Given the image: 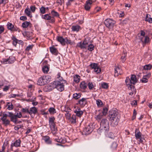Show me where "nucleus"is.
<instances>
[{
  "instance_id": "1",
  "label": "nucleus",
  "mask_w": 152,
  "mask_h": 152,
  "mask_svg": "<svg viewBox=\"0 0 152 152\" xmlns=\"http://www.w3.org/2000/svg\"><path fill=\"white\" fill-rule=\"evenodd\" d=\"M108 119L110 122V125L113 127L117 126L119 121L120 117L117 111L111 110L109 112Z\"/></svg>"
},
{
  "instance_id": "2",
  "label": "nucleus",
  "mask_w": 152,
  "mask_h": 152,
  "mask_svg": "<svg viewBox=\"0 0 152 152\" xmlns=\"http://www.w3.org/2000/svg\"><path fill=\"white\" fill-rule=\"evenodd\" d=\"M137 80L136 78L135 75H132L130 78L129 77H127L125 80V82L126 85L129 86L128 88L130 90L134 89L135 87L134 85H132V84L134 85L137 82Z\"/></svg>"
},
{
  "instance_id": "3",
  "label": "nucleus",
  "mask_w": 152,
  "mask_h": 152,
  "mask_svg": "<svg viewBox=\"0 0 152 152\" xmlns=\"http://www.w3.org/2000/svg\"><path fill=\"white\" fill-rule=\"evenodd\" d=\"M51 80V77L49 75L43 76L40 77L37 80V85L43 86L49 83Z\"/></svg>"
},
{
  "instance_id": "4",
  "label": "nucleus",
  "mask_w": 152,
  "mask_h": 152,
  "mask_svg": "<svg viewBox=\"0 0 152 152\" xmlns=\"http://www.w3.org/2000/svg\"><path fill=\"white\" fill-rule=\"evenodd\" d=\"M55 120V118L54 117H50L49 120V125L51 130L53 132H55L54 133V134L55 133V132L57 131V128L55 126V122H54Z\"/></svg>"
},
{
  "instance_id": "5",
  "label": "nucleus",
  "mask_w": 152,
  "mask_h": 152,
  "mask_svg": "<svg viewBox=\"0 0 152 152\" xmlns=\"http://www.w3.org/2000/svg\"><path fill=\"white\" fill-rule=\"evenodd\" d=\"M100 129H104V130L108 131L109 130V122L106 119H103L100 122Z\"/></svg>"
},
{
  "instance_id": "6",
  "label": "nucleus",
  "mask_w": 152,
  "mask_h": 152,
  "mask_svg": "<svg viewBox=\"0 0 152 152\" xmlns=\"http://www.w3.org/2000/svg\"><path fill=\"white\" fill-rule=\"evenodd\" d=\"M116 23L115 21L110 18L107 19L104 21L106 26L109 29H112Z\"/></svg>"
},
{
  "instance_id": "7",
  "label": "nucleus",
  "mask_w": 152,
  "mask_h": 152,
  "mask_svg": "<svg viewBox=\"0 0 152 152\" xmlns=\"http://www.w3.org/2000/svg\"><path fill=\"white\" fill-rule=\"evenodd\" d=\"M88 38H85L83 42H80L77 44V46L81 49L86 48L88 44Z\"/></svg>"
},
{
  "instance_id": "8",
  "label": "nucleus",
  "mask_w": 152,
  "mask_h": 152,
  "mask_svg": "<svg viewBox=\"0 0 152 152\" xmlns=\"http://www.w3.org/2000/svg\"><path fill=\"white\" fill-rule=\"evenodd\" d=\"M95 124L94 123H93L90 124L87 127H85L83 129V132L86 134H89L91 133L93 131V129L95 128V127H93V126H94Z\"/></svg>"
},
{
  "instance_id": "9",
  "label": "nucleus",
  "mask_w": 152,
  "mask_h": 152,
  "mask_svg": "<svg viewBox=\"0 0 152 152\" xmlns=\"http://www.w3.org/2000/svg\"><path fill=\"white\" fill-rule=\"evenodd\" d=\"M56 81H54L53 83H51L49 86H46L44 88V90L45 91H50L55 88H56Z\"/></svg>"
},
{
  "instance_id": "10",
  "label": "nucleus",
  "mask_w": 152,
  "mask_h": 152,
  "mask_svg": "<svg viewBox=\"0 0 152 152\" xmlns=\"http://www.w3.org/2000/svg\"><path fill=\"white\" fill-rule=\"evenodd\" d=\"M90 66L94 69V71L96 73H99L101 72V69L98 65V64L95 63H91L90 65Z\"/></svg>"
},
{
  "instance_id": "11",
  "label": "nucleus",
  "mask_w": 152,
  "mask_h": 152,
  "mask_svg": "<svg viewBox=\"0 0 152 152\" xmlns=\"http://www.w3.org/2000/svg\"><path fill=\"white\" fill-rule=\"evenodd\" d=\"M56 88L60 91H62L64 90V85L63 83L59 81H56Z\"/></svg>"
},
{
  "instance_id": "12",
  "label": "nucleus",
  "mask_w": 152,
  "mask_h": 152,
  "mask_svg": "<svg viewBox=\"0 0 152 152\" xmlns=\"http://www.w3.org/2000/svg\"><path fill=\"white\" fill-rule=\"evenodd\" d=\"M21 140L20 139L16 140L15 142H12L10 145V149L11 151H13V147H18L20 146Z\"/></svg>"
},
{
  "instance_id": "13",
  "label": "nucleus",
  "mask_w": 152,
  "mask_h": 152,
  "mask_svg": "<svg viewBox=\"0 0 152 152\" xmlns=\"http://www.w3.org/2000/svg\"><path fill=\"white\" fill-rule=\"evenodd\" d=\"M142 134L140 132L139 129H136L135 131V137L137 140H139V141L141 142L142 143L143 141L141 136Z\"/></svg>"
},
{
  "instance_id": "14",
  "label": "nucleus",
  "mask_w": 152,
  "mask_h": 152,
  "mask_svg": "<svg viewBox=\"0 0 152 152\" xmlns=\"http://www.w3.org/2000/svg\"><path fill=\"white\" fill-rule=\"evenodd\" d=\"M7 28L11 31H17L18 30V28L14 26L11 23L8 22L7 24Z\"/></svg>"
},
{
  "instance_id": "15",
  "label": "nucleus",
  "mask_w": 152,
  "mask_h": 152,
  "mask_svg": "<svg viewBox=\"0 0 152 152\" xmlns=\"http://www.w3.org/2000/svg\"><path fill=\"white\" fill-rule=\"evenodd\" d=\"M42 18L44 19L50 20V23H53L55 22V19L53 17L52 18L51 16H49L48 14H45L44 15H42Z\"/></svg>"
},
{
  "instance_id": "16",
  "label": "nucleus",
  "mask_w": 152,
  "mask_h": 152,
  "mask_svg": "<svg viewBox=\"0 0 152 152\" xmlns=\"http://www.w3.org/2000/svg\"><path fill=\"white\" fill-rule=\"evenodd\" d=\"M92 1L91 0H88L86 1L84 6L85 9L87 11L89 10L91 8Z\"/></svg>"
},
{
  "instance_id": "17",
  "label": "nucleus",
  "mask_w": 152,
  "mask_h": 152,
  "mask_svg": "<svg viewBox=\"0 0 152 152\" xmlns=\"http://www.w3.org/2000/svg\"><path fill=\"white\" fill-rule=\"evenodd\" d=\"M42 139L44 140L45 142L48 144H52L51 139L50 137L48 136H43Z\"/></svg>"
},
{
  "instance_id": "18",
  "label": "nucleus",
  "mask_w": 152,
  "mask_h": 152,
  "mask_svg": "<svg viewBox=\"0 0 152 152\" xmlns=\"http://www.w3.org/2000/svg\"><path fill=\"white\" fill-rule=\"evenodd\" d=\"M87 101L85 98H82L78 101V104H80L81 107H84L87 103Z\"/></svg>"
},
{
  "instance_id": "19",
  "label": "nucleus",
  "mask_w": 152,
  "mask_h": 152,
  "mask_svg": "<svg viewBox=\"0 0 152 152\" xmlns=\"http://www.w3.org/2000/svg\"><path fill=\"white\" fill-rule=\"evenodd\" d=\"M56 39L58 41L60 42L62 45H65V39L63 38L61 36H57Z\"/></svg>"
},
{
  "instance_id": "20",
  "label": "nucleus",
  "mask_w": 152,
  "mask_h": 152,
  "mask_svg": "<svg viewBox=\"0 0 152 152\" xmlns=\"http://www.w3.org/2000/svg\"><path fill=\"white\" fill-rule=\"evenodd\" d=\"M74 112L76 113V115L79 117H81L83 114V111L81 110L80 108H78L75 110Z\"/></svg>"
},
{
  "instance_id": "21",
  "label": "nucleus",
  "mask_w": 152,
  "mask_h": 152,
  "mask_svg": "<svg viewBox=\"0 0 152 152\" xmlns=\"http://www.w3.org/2000/svg\"><path fill=\"white\" fill-rule=\"evenodd\" d=\"M121 70L119 67H115V68L114 76L115 77H117L119 75H121Z\"/></svg>"
},
{
  "instance_id": "22",
  "label": "nucleus",
  "mask_w": 152,
  "mask_h": 152,
  "mask_svg": "<svg viewBox=\"0 0 152 152\" xmlns=\"http://www.w3.org/2000/svg\"><path fill=\"white\" fill-rule=\"evenodd\" d=\"M37 112V110L35 107L31 108L29 110V114L31 115L32 114H35Z\"/></svg>"
},
{
  "instance_id": "23",
  "label": "nucleus",
  "mask_w": 152,
  "mask_h": 152,
  "mask_svg": "<svg viewBox=\"0 0 152 152\" xmlns=\"http://www.w3.org/2000/svg\"><path fill=\"white\" fill-rule=\"evenodd\" d=\"M72 31H73L78 32L80 30L82 29L81 27L79 25L73 26L72 27Z\"/></svg>"
},
{
  "instance_id": "24",
  "label": "nucleus",
  "mask_w": 152,
  "mask_h": 152,
  "mask_svg": "<svg viewBox=\"0 0 152 152\" xmlns=\"http://www.w3.org/2000/svg\"><path fill=\"white\" fill-rule=\"evenodd\" d=\"M50 52L53 54L57 55L58 54V50L54 47H51L50 48Z\"/></svg>"
},
{
  "instance_id": "25",
  "label": "nucleus",
  "mask_w": 152,
  "mask_h": 152,
  "mask_svg": "<svg viewBox=\"0 0 152 152\" xmlns=\"http://www.w3.org/2000/svg\"><path fill=\"white\" fill-rule=\"evenodd\" d=\"M16 115H14L10 118V120L11 121L14 123L15 124L20 123L21 122L20 121H18L17 118L16 117Z\"/></svg>"
},
{
  "instance_id": "26",
  "label": "nucleus",
  "mask_w": 152,
  "mask_h": 152,
  "mask_svg": "<svg viewBox=\"0 0 152 152\" xmlns=\"http://www.w3.org/2000/svg\"><path fill=\"white\" fill-rule=\"evenodd\" d=\"M74 81L76 83H79L80 81V77L78 75H75L74 76Z\"/></svg>"
},
{
  "instance_id": "27",
  "label": "nucleus",
  "mask_w": 152,
  "mask_h": 152,
  "mask_svg": "<svg viewBox=\"0 0 152 152\" xmlns=\"http://www.w3.org/2000/svg\"><path fill=\"white\" fill-rule=\"evenodd\" d=\"M30 25H31V24L30 22L26 21L22 23V26L24 28H26Z\"/></svg>"
},
{
  "instance_id": "28",
  "label": "nucleus",
  "mask_w": 152,
  "mask_h": 152,
  "mask_svg": "<svg viewBox=\"0 0 152 152\" xmlns=\"http://www.w3.org/2000/svg\"><path fill=\"white\" fill-rule=\"evenodd\" d=\"M6 107H7V109L9 110H12L14 108L11 102H7Z\"/></svg>"
},
{
  "instance_id": "29",
  "label": "nucleus",
  "mask_w": 152,
  "mask_h": 152,
  "mask_svg": "<svg viewBox=\"0 0 152 152\" xmlns=\"http://www.w3.org/2000/svg\"><path fill=\"white\" fill-rule=\"evenodd\" d=\"M15 58L13 56H10L8 58V63L10 64L13 63L15 61Z\"/></svg>"
},
{
  "instance_id": "30",
  "label": "nucleus",
  "mask_w": 152,
  "mask_h": 152,
  "mask_svg": "<svg viewBox=\"0 0 152 152\" xmlns=\"http://www.w3.org/2000/svg\"><path fill=\"white\" fill-rule=\"evenodd\" d=\"M87 86V84L84 81L81 82L80 84V88L84 89L86 88Z\"/></svg>"
},
{
  "instance_id": "31",
  "label": "nucleus",
  "mask_w": 152,
  "mask_h": 152,
  "mask_svg": "<svg viewBox=\"0 0 152 152\" xmlns=\"http://www.w3.org/2000/svg\"><path fill=\"white\" fill-rule=\"evenodd\" d=\"M54 140L55 141L61 143H64L66 142L65 140H64L63 139H62L61 138L59 139V138H54Z\"/></svg>"
},
{
  "instance_id": "32",
  "label": "nucleus",
  "mask_w": 152,
  "mask_h": 152,
  "mask_svg": "<svg viewBox=\"0 0 152 152\" xmlns=\"http://www.w3.org/2000/svg\"><path fill=\"white\" fill-rule=\"evenodd\" d=\"M69 120L72 123H75L76 122V117L75 115H73Z\"/></svg>"
},
{
  "instance_id": "33",
  "label": "nucleus",
  "mask_w": 152,
  "mask_h": 152,
  "mask_svg": "<svg viewBox=\"0 0 152 152\" xmlns=\"http://www.w3.org/2000/svg\"><path fill=\"white\" fill-rule=\"evenodd\" d=\"M26 36L28 39H31L33 38V33L29 32H27L26 33Z\"/></svg>"
},
{
  "instance_id": "34",
  "label": "nucleus",
  "mask_w": 152,
  "mask_h": 152,
  "mask_svg": "<svg viewBox=\"0 0 152 152\" xmlns=\"http://www.w3.org/2000/svg\"><path fill=\"white\" fill-rule=\"evenodd\" d=\"M107 130H105L104 129H100V127L97 130V132L99 134H102L104 133L105 132H108Z\"/></svg>"
},
{
  "instance_id": "35",
  "label": "nucleus",
  "mask_w": 152,
  "mask_h": 152,
  "mask_svg": "<svg viewBox=\"0 0 152 152\" xmlns=\"http://www.w3.org/2000/svg\"><path fill=\"white\" fill-rule=\"evenodd\" d=\"M81 95V94L79 93L74 94L73 95V98L76 99H78L80 97Z\"/></svg>"
},
{
  "instance_id": "36",
  "label": "nucleus",
  "mask_w": 152,
  "mask_h": 152,
  "mask_svg": "<svg viewBox=\"0 0 152 152\" xmlns=\"http://www.w3.org/2000/svg\"><path fill=\"white\" fill-rule=\"evenodd\" d=\"M42 70L44 73H47L49 71V68L47 66H45L42 68Z\"/></svg>"
},
{
  "instance_id": "37",
  "label": "nucleus",
  "mask_w": 152,
  "mask_h": 152,
  "mask_svg": "<svg viewBox=\"0 0 152 152\" xmlns=\"http://www.w3.org/2000/svg\"><path fill=\"white\" fill-rule=\"evenodd\" d=\"M48 110L50 114H54L56 113V110L54 107H50L49 108Z\"/></svg>"
},
{
  "instance_id": "38",
  "label": "nucleus",
  "mask_w": 152,
  "mask_h": 152,
  "mask_svg": "<svg viewBox=\"0 0 152 152\" xmlns=\"http://www.w3.org/2000/svg\"><path fill=\"white\" fill-rule=\"evenodd\" d=\"M1 120L2 121L3 124H4L5 126H7L8 125H9L10 124V121L8 119H5Z\"/></svg>"
},
{
  "instance_id": "39",
  "label": "nucleus",
  "mask_w": 152,
  "mask_h": 152,
  "mask_svg": "<svg viewBox=\"0 0 152 152\" xmlns=\"http://www.w3.org/2000/svg\"><path fill=\"white\" fill-rule=\"evenodd\" d=\"M51 13L53 17H59V14L57 12L55 11L54 10H52L51 12Z\"/></svg>"
},
{
  "instance_id": "40",
  "label": "nucleus",
  "mask_w": 152,
  "mask_h": 152,
  "mask_svg": "<svg viewBox=\"0 0 152 152\" xmlns=\"http://www.w3.org/2000/svg\"><path fill=\"white\" fill-rule=\"evenodd\" d=\"M25 12L26 15L28 16L31 17L32 15H31V12L29 8H26L25 10Z\"/></svg>"
},
{
  "instance_id": "41",
  "label": "nucleus",
  "mask_w": 152,
  "mask_h": 152,
  "mask_svg": "<svg viewBox=\"0 0 152 152\" xmlns=\"http://www.w3.org/2000/svg\"><path fill=\"white\" fill-rule=\"evenodd\" d=\"M12 40H13L12 43L13 45L15 46H16V45H17V44L18 43V40L16 38L13 37L12 39Z\"/></svg>"
},
{
  "instance_id": "42",
  "label": "nucleus",
  "mask_w": 152,
  "mask_h": 152,
  "mask_svg": "<svg viewBox=\"0 0 152 152\" xmlns=\"http://www.w3.org/2000/svg\"><path fill=\"white\" fill-rule=\"evenodd\" d=\"M152 66L151 64H147L145 65L143 67V69L145 70H149L151 69L152 68Z\"/></svg>"
},
{
  "instance_id": "43",
  "label": "nucleus",
  "mask_w": 152,
  "mask_h": 152,
  "mask_svg": "<svg viewBox=\"0 0 152 152\" xmlns=\"http://www.w3.org/2000/svg\"><path fill=\"white\" fill-rule=\"evenodd\" d=\"M104 115L101 113L99 114L98 115L96 116V119L98 121H99L102 118L103 116Z\"/></svg>"
},
{
  "instance_id": "44",
  "label": "nucleus",
  "mask_w": 152,
  "mask_h": 152,
  "mask_svg": "<svg viewBox=\"0 0 152 152\" xmlns=\"http://www.w3.org/2000/svg\"><path fill=\"white\" fill-rule=\"evenodd\" d=\"M108 109L106 107L103 108V110L102 113L104 116H105L107 112Z\"/></svg>"
},
{
  "instance_id": "45",
  "label": "nucleus",
  "mask_w": 152,
  "mask_h": 152,
  "mask_svg": "<svg viewBox=\"0 0 152 152\" xmlns=\"http://www.w3.org/2000/svg\"><path fill=\"white\" fill-rule=\"evenodd\" d=\"M107 137L111 139H114L115 136L114 134L111 132H109L107 134Z\"/></svg>"
},
{
  "instance_id": "46",
  "label": "nucleus",
  "mask_w": 152,
  "mask_h": 152,
  "mask_svg": "<svg viewBox=\"0 0 152 152\" xmlns=\"http://www.w3.org/2000/svg\"><path fill=\"white\" fill-rule=\"evenodd\" d=\"M88 50L91 51H92L94 50V46L93 44H88Z\"/></svg>"
},
{
  "instance_id": "47",
  "label": "nucleus",
  "mask_w": 152,
  "mask_h": 152,
  "mask_svg": "<svg viewBox=\"0 0 152 152\" xmlns=\"http://www.w3.org/2000/svg\"><path fill=\"white\" fill-rule=\"evenodd\" d=\"M126 53H124L122 54V56L121 57V59H122V62L123 63L126 60Z\"/></svg>"
},
{
  "instance_id": "48",
  "label": "nucleus",
  "mask_w": 152,
  "mask_h": 152,
  "mask_svg": "<svg viewBox=\"0 0 152 152\" xmlns=\"http://www.w3.org/2000/svg\"><path fill=\"white\" fill-rule=\"evenodd\" d=\"M21 111L23 113H28L29 114V110L28 108H22Z\"/></svg>"
},
{
  "instance_id": "49",
  "label": "nucleus",
  "mask_w": 152,
  "mask_h": 152,
  "mask_svg": "<svg viewBox=\"0 0 152 152\" xmlns=\"http://www.w3.org/2000/svg\"><path fill=\"white\" fill-rule=\"evenodd\" d=\"M40 12L42 14H44L45 13V8L43 6H42L40 8Z\"/></svg>"
},
{
  "instance_id": "50",
  "label": "nucleus",
  "mask_w": 152,
  "mask_h": 152,
  "mask_svg": "<svg viewBox=\"0 0 152 152\" xmlns=\"http://www.w3.org/2000/svg\"><path fill=\"white\" fill-rule=\"evenodd\" d=\"M69 110L68 112L65 114L66 118L68 120L70 119L71 118V114L69 113L70 112L69 111H71V109L70 108H69Z\"/></svg>"
},
{
  "instance_id": "51",
  "label": "nucleus",
  "mask_w": 152,
  "mask_h": 152,
  "mask_svg": "<svg viewBox=\"0 0 152 152\" xmlns=\"http://www.w3.org/2000/svg\"><path fill=\"white\" fill-rule=\"evenodd\" d=\"M88 87L90 90L92 89L94 86L93 83L91 82H89L87 84Z\"/></svg>"
},
{
  "instance_id": "52",
  "label": "nucleus",
  "mask_w": 152,
  "mask_h": 152,
  "mask_svg": "<svg viewBox=\"0 0 152 152\" xmlns=\"http://www.w3.org/2000/svg\"><path fill=\"white\" fill-rule=\"evenodd\" d=\"M1 62L4 64H7L8 63V58H3L1 60Z\"/></svg>"
},
{
  "instance_id": "53",
  "label": "nucleus",
  "mask_w": 152,
  "mask_h": 152,
  "mask_svg": "<svg viewBox=\"0 0 152 152\" xmlns=\"http://www.w3.org/2000/svg\"><path fill=\"white\" fill-rule=\"evenodd\" d=\"M102 87L104 89H107L108 88V84L105 83H103L102 84Z\"/></svg>"
},
{
  "instance_id": "54",
  "label": "nucleus",
  "mask_w": 152,
  "mask_h": 152,
  "mask_svg": "<svg viewBox=\"0 0 152 152\" xmlns=\"http://www.w3.org/2000/svg\"><path fill=\"white\" fill-rule=\"evenodd\" d=\"M65 44L66 43V44H69L70 45H72V43L71 41L67 38H66L65 39Z\"/></svg>"
},
{
  "instance_id": "55",
  "label": "nucleus",
  "mask_w": 152,
  "mask_h": 152,
  "mask_svg": "<svg viewBox=\"0 0 152 152\" xmlns=\"http://www.w3.org/2000/svg\"><path fill=\"white\" fill-rule=\"evenodd\" d=\"M33 47V45H29L26 47L25 49V50L28 51H29L30 50L32 49Z\"/></svg>"
},
{
  "instance_id": "56",
  "label": "nucleus",
  "mask_w": 152,
  "mask_h": 152,
  "mask_svg": "<svg viewBox=\"0 0 152 152\" xmlns=\"http://www.w3.org/2000/svg\"><path fill=\"white\" fill-rule=\"evenodd\" d=\"M141 81L142 83H147L148 82V80L147 78L143 77L141 80Z\"/></svg>"
},
{
  "instance_id": "57",
  "label": "nucleus",
  "mask_w": 152,
  "mask_h": 152,
  "mask_svg": "<svg viewBox=\"0 0 152 152\" xmlns=\"http://www.w3.org/2000/svg\"><path fill=\"white\" fill-rule=\"evenodd\" d=\"M137 115V112L135 109H134L133 111V115L132 117V120H133L136 118V116Z\"/></svg>"
},
{
  "instance_id": "58",
  "label": "nucleus",
  "mask_w": 152,
  "mask_h": 152,
  "mask_svg": "<svg viewBox=\"0 0 152 152\" xmlns=\"http://www.w3.org/2000/svg\"><path fill=\"white\" fill-rule=\"evenodd\" d=\"M5 30L4 26L2 25L0 26V33L2 34Z\"/></svg>"
},
{
  "instance_id": "59",
  "label": "nucleus",
  "mask_w": 152,
  "mask_h": 152,
  "mask_svg": "<svg viewBox=\"0 0 152 152\" xmlns=\"http://www.w3.org/2000/svg\"><path fill=\"white\" fill-rule=\"evenodd\" d=\"M96 104L98 106H101L102 105V101L99 99H98L96 101Z\"/></svg>"
},
{
  "instance_id": "60",
  "label": "nucleus",
  "mask_w": 152,
  "mask_h": 152,
  "mask_svg": "<svg viewBox=\"0 0 152 152\" xmlns=\"http://www.w3.org/2000/svg\"><path fill=\"white\" fill-rule=\"evenodd\" d=\"M117 147V144L116 142H113L111 145V147L113 149H115Z\"/></svg>"
},
{
  "instance_id": "61",
  "label": "nucleus",
  "mask_w": 152,
  "mask_h": 152,
  "mask_svg": "<svg viewBox=\"0 0 152 152\" xmlns=\"http://www.w3.org/2000/svg\"><path fill=\"white\" fill-rule=\"evenodd\" d=\"M16 115V117L17 118H20L22 117V113L21 112H19V113H17L16 115Z\"/></svg>"
},
{
  "instance_id": "62",
  "label": "nucleus",
  "mask_w": 152,
  "mask_h": 152,
  "mask_svg": "<svg viewBox=\"0 0 152 152\" xmlns=\"http://www.w3.org/2000/svg\"><path fill=\"white\" fill-rule=\"evenodd\" d=\"M2 115H3V117L1 118V120L6 119L7 116H8V115L7 114L5 113H2Z\"/></svg>"
},
{
  "instance_id": "63",
  "label": "nucleus",
  "mask_w": 152,
  "mask_h": 152,
  "mask_svg": "<svg viewBox=\"0 0 152 152\" xmlns=\"http://www.w3.org/2000/svg\"><path fill=\"white\" fill-rule=\"evenodd\" d=\"M131 104L132 106L135 107L137 105V100H134L131 103Z\"/></svg>"
},
{
  "instance_id": "64",
  "label": "nucleus",
  "mask_w": 152,
  "mask_h": 152,
  "mask_svg": "<svg viewBox=\"0 0 152 152\" xmlns=\"http://www.w3.org/2000/svg\"><path fill=\"white\" fill-rule=\"evenodd\" d=\"M75 0H68V2L66 3V5L67 7L71 5V3L74 1Z\"/></svg>"
}]
</instances>
